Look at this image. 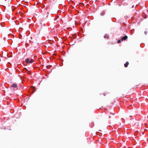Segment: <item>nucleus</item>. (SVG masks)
Wrapping results in <instances>:
<instances>
[{"label":"nucleus","instance_id":"obj_1","mask_svg":"<svg viewBox=\"0 0 148 148\" xmlns=\"http://www.w3.org/2000/svg\"><path fill=\"white\" fill-rule=\"evenodd\" d=\"M25 62L27 64L32 63L34 62V60L31 58H29L26 59Z\"/></svg>","mask_w":148,"mask_h":148},{"label":"nucleus","instance_id":"obj_2","mask_svg":"<svg viewBox=\"0 0 148 148\" xmlns=\"http://www.w3.org/2000/svg\"><path fill=\"white\" fill-rule=\"evenodd\" d=\"M127 38V36H125L122 38L121 40L123 41V40H125Z\"/></svg>","mask_w":148,"mask_h":148},{"label":"nucleus","instance_id":"obj_3","mask_svg":"<svg viewBox=\"0 0 148 148\" xmlns=\"http://www.w3.org/2000/svg\"><path fill=\"white\" fill-rule=\"evenodd\" d=\"M129 64V63L128 62H127L125 63L124 64V66L125 67H127L128 65Z\"/></svg>","mask_w":148,"mask_h":148},{"label":"nucleus","instance_id":"obj_4","mask_svg":"<svg viewBox=\"0 0 148 148\" xmlns=\"http://www.w3.org/2000/svg\"><path fill=\"white\" fill-rule=\"evenodd\" d=\"M11 86L13 88H16L17 86L16 84H14L12 85Z\"/></svg>","mask_w":148,"mask_h":148},{"label":"nucleus","instance_id":"obj_5","mask_svg":"<svg viewBox=\"0 0 148 148\" xmlns=\"http://www.w3.org/2000/svg\"><path fill=\"white\" fill-rule=\"evenodd\" d=\"M104 38H109V36H108L107 35H106L104 36Z\"/></svg>","mask_w":148,"mask_h":148},{"label":"nucleus","instance_id":"obj_6","mask_svg":"<svg viewBox=\"0 0 148 148\" xmlns=\"http://www.w3.org/2000/svg\"><path fill=\"white\" fill-rule=\"evenodd\" d=\"M121 40H119L118 41H117V42L118 43H121Z\"/></svg>","mask_w":148,"mask_h":148},{"label":"nucleus","instance_id":"obj_7","mask_svg":"<svg viewBox=\"0 0 148 148\" xmlns=\"http://www.w3.org/2000/svg\"><path fill=\"white\" fill-rule=\"evenodd\" d=\"M110 117H110V116H109V118H110Z\"/></svg>","mask_w":148,"mask_h":148}]
</instances>
